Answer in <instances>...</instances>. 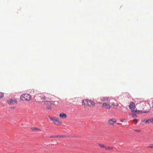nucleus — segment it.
I'll return each instance as SVG.
<instances>
[{
	"instance_id": "nucleus-1",
	"label": "nucleus",
	"mask_w": 153,
	"mask_h": 153,
	"mask_svg": "<svg viewBox=\"0 0 153 153\" xmlns=\"http://www.w3.org/2000/svg\"><path fill=\"white\" fill-rule=\"evenodd\" d=\"M54 96L50 94H46L42 97H40L42 100L45 101V103L46 104H50L49 102L51 101V100H53Z\"/></svg>"
},
{
	"instance_id": "nucleus-2",
	"label": "nucleus",
	"mask_w": 153,
	"mask_h": 153,
	"mask_svg": "<svg viewBox=\"0 0 153 153\" xmlns=\"http://www.w3.org/2000/svg\"><path fill=\"white\" fill-rule=\"evenodd\" d=\"M82 104V105L90 107H94L95 105V103L94 101L87 99L83 100Z\"/></svg>"
},
{
	"instance_id": "nucleus-3",
	"label": "nucleus",
	"mask_w": 153,
	"mask_h": 153,
	"mask_svg": "<svg viewBox=\"0 0 153 153\" xmlns=\"http://www.w3.org/2000/svg\"><path fill=\"white\" fill-rule=\"evenodd\" d=\"M20 98V100L23 102L29 101L31 100L32 97L28 94L25 93L21 96Z\"/></svg>"
},
{
	"instance_id": "nucleus-4",
	"label": "nucleus",
	"mask_w": 153,
	"mask_h": 153,
	"mask_svg": "<svg viewBox=\"0 0 153 153\" xmlns=\"http://www.w3.org/2000/svg\"><path fill=\"white\" fill-rule=\"evenodd\" d=\"M49 118L50 120L53 121L54 124L56 125L59 126L62 124V122L58 118L50 117Z\"/></svg>"
},
{
	"instance_id": "nucleus-5",
	"label": "nucleus",
	"mask_w": 153,
	"mask_h": 153,
	"mask_svg": "<svg viewBox=\"0 0 153 153\" xmlns=\"http://www.w3.org/2000/svg\"><path fill=\"white\" fill-rule=\"evenodd\" d=\"M129 108L131 110V112L133 113L134 112H137V110H134L135 108V103L133 102H131L129 105Z\"/></svg>"
},
{
	"instance_id": "nucleus-6",
	"label": "nucleus",
	"mask_w": 153,
	"mask_h": 153,
	"mask_svg": "<svg viewBox=\"0 0 153 153\" xmlns=\"http://www.w3.org/2000/svg\"><path fill=\"white\" fill-rule=\"evenodd\" d=\"M111 105L114 106H118V104L115 100L114 99H111L109 100V102H110Z\"/></svg>"
},
{
	"instance_id": "nucleus-7",
	"label": "nucleus",
	"mask_w": 153,
	"mask_h": 153,
	"mask_svg": "<svg viewBox=\"0 0 153 153\" xmlns=\"http://www.w3.org/2000/svg\"><path fill=\"white\" fill-rule=\"evenodd\" d=\"M117 122V120L115 119H112L108 121V123L111 125H114Z\"/></svg>"
},
{
	"instance_id": "nucleus-8",
	"label": "nucleus",
	"mask_w": 153,
	"mask_h": 153,
	"mask_svg": "<svg viewBox=\"0 0 153 153\" xmlns=\"http://www.w3.org/2000/svg\"><path fill=\"white\" fill-rule=\"evenodd\" d=\"M7 102L10 105H14L17 103V101L16 100L10 99L7 101Z\"/></svg>"
},
{
	"instance_id": "nucleus-9",
	"label": "nucleus",
	"mask_w": 153,
	"mask_h": 153,
	"mask_svg": "<svg viewBox=\"0 0 153 153\" xmlns=\"http://www.w3.org/2000/svg\"><path fill=\"white\" fill-rule=\"evenodd\" d=\"M102 107L108 109H110L111 107L110 104H107L106 102H104L102 104Z\"/></svg>"
},
{
	"instance_id": "nucleus-10",
	"label": "nucleus",
	"mask_w": 153,
	"mask_h": 153,
	"mask_svg": "<svg viewBox=\"0 0 153 153\" xmlns=\"http://www.w3.org/2000/svg\"><path fill=\"white\" fill-rule=\"evenodd\" d=\"M143 122H144L146 123L149 124H153V118H151L145 121L144 120L143 121Z\"/></svg>"
},
{
	"instance_id": "nucleus-11",
	"label": "nucleus",
	"mask_w": 153,
	"mask_h": 153,
	"mask_svg": "<svg viewBox=\"0 0 153 153\" xmlns=\"http://www.w3.org/2000/svg\"><path fill=\"white\" fill-rule=\"evenodd\" d=\"M49 103L50 105H57L59 104V102L57 101H51L49 102Z\"/></svg>"
},
{
	"instance_id": "nucleus-12",
	"label": "nucleus",
	"mask_w": 153,
	"mask_h": 153,
	"mask_svg": "<svg viewBox=\"0 0 153 153\" xmlns=\"http://www.w3.org/2000/svg\"><path fill=\"white\" fill-rule=\"evenodd\" d=\"M109 97H103L100 98L101 101L103 102H107L108 100Z\"/></svg>"
},
{
	"instance_id": "nucleus-13",
	"label": "nucleus",
	"mask_w": 153,
	"mask_h": 153,
	"mask_svg": "<svg viewBox=\"0 0 153 153\" xmlns=\"http://www.w3.org/2000/svg\"><path fill=\"white\" fill-rule=\"evenodd\" d=\"M59 116L60 118H62V119L65 118L67 117L66 114L63 113H60L59 114Z\"/></svg>"
},
{
	"instance_id": "nucleus-14",
	"label": "nucleus",
	"mask_w": 153,
	"mask_h": 153,
	"mask_svg": "<svg viewBox=\"0 0 153 153\" xmlns=\"http://www.w3.org/2000/svg\"><path fill=\"white\" fill-rule=\"evenodd\" d=\"M114 148V147H113L106 146V148H105V150L108 151L112 150Z\"/></svg>"
},
{
	"instance_id": "nucleus-15",
	"label": "nucleus",
	"mask_w": 153,
	"mask_h": 153,
	"mask_svg": "<svg viewBox=\"0 0 153 153\" xmlns=\"http://www.w3.org/2000/svg\"><path fill=\"white\" fill-rule=\"evenodd\" d=\"M32 130L33 131H36L39 132H41V130L40 129L38 128H32Z\"/></svg>"
},
{
	"instance_id": "nucleus-16",
	"label": "nucleus",
	"mask_w": 153,
	"mask_h": 153,
	"mask_svg": "<svg viewBox=\"0 0 153 153\" xmlns=\"http://www.w3.org/2000/svg\"><path fill=\"white\" fill-rule=\"evenodd\" d=\"M98 145L100 148H104L105 150V148H106V146L102 144H99Z\"/></svg>"
},
{
	"instance_id": "nucleus-17",
	"label": "nucleus",
	"mask_w": 153,
	"mask_h": 153,
	"mask_svg": "<svg viewBox=\"0 0 153 153\" xmlns=\"http://www.w3.org/2000/svg\"><path fill=\"white\" fill-rule=\"evenodd\" d=\"M134 113H132V112L131 113H129V115L130 116H132V117L133 118L136 117H137V116Z\"/></svg>"
},
{
	"instance_id": "nucleus-18",
	"label": "nucleus",
	"mask_w": 153,
	"mask_h": 153,
	"mask_svg": "<svg viewBox=\"0 0 153 153\" xmlns=\"http://www.w3.org/2000/svg\"><path fill=\"white\" fill-rule=\"evenodd\" d=\"M4 96L3 94L0 92V99L2 98Z\"/></svg>"
},
{
	"instance_id": "nucleus-19",
	"label": "nucleus",
	"mask_w": 153,
	"mask_h": 153,
	"mask_svg": "<svg viewBox=\"0 0 153 153\" xmlns=\"http://www.w3.org/2000/svg\"><path fill=\"white\" fill-rule=\"evenodd\" d=\"M147 112H148L147 111H144V112H144V113H147ZM135 112H134V113H135ZM137 112L138 113H143V112L142 111H140V110L137 111V112Z\"/></svg>"
},
{
	"instance_id": "nucleus-20",
	"label": "nucleus",
	"mask_w": 153,
	"mask_h": 153,
	"mask_svg": "<svg viewBox=\"0 0 153 153\" xmlns=\"http://www.w3.org/2000/svg\"><path fill=\"white\" fill-rule=\"evenodd\" d=\"M137 119H134L133 121V122H134L135 124H136L137 123Z\"/></svg>"
},
{
	"instance_id": "nucleus-21",
	"label": "nucleus",
	"mask_w": 153,
	"mask_h": 153,
	"mask_svg": "<svg viewBox=\"0 0 153 153\" xmlns=\"http://www.w3.org/2000/svg\"><path fill=\"white\" fill-rule=\"evenodd\" d=\"M148 148H153V144H150L148 146Z\"/></svg>"
},
{
	"instance_id": "nucleus-22",
	"label": "nucleus",
	"mask_w": 153,
	"mask_h": 153,
	"mask_svg": "<svg viewBox=\"0 0 153 153\" xmlns=\"http://www.w3.org/2000/svg\"><path fill=\"white\" fill-rule=\"evenodd\" d=\"M47 110H51L52 107H47L46 108Z\"/></svg>"
},
{
	"instance_id": "nucleus-23",
	"label": "nucleus",
	"mask_w": 153,
	"mask_h": 153,
	"mask_svg": "<svg viewBox=\"0 0 153 153\" xmlns=\"http://www.w3.org/2000/svg\"><path fill=\"white\" fill-rule=\"evenodd\" d=\"M134 131L138 132H141V131L139 129H135Z\"/></svg>"
},
{
	"instance_id": "nucleus-24",
	"label": "nucleus",
	"mask_w": 153,
	"mask_h": 153,
	"mask_svg": "<svg viewBox=\"0 0 153 153\" xmlns=\"http://www.w3.org/2000/svg\"><path fill=\"white\" fill-rule=\"evenodd\" d=\"M58 136H53V137H58Z\"/></svg>"
},
{
	"instance_id": "nucleus-25",
	"label": "nucleus",
	"mask_w": 153,
	"mask_h": 153,
	"mask_svg": "<svg viewBox=\"0 0 153 153\" xmlns=\"http://www.w3.org/2000/svg\"><path fill=\"white\" fill-rule=\"evenodd\" d=\"M152 107L153 108V102H152Z\"/></svg>"
}]
</instances>
